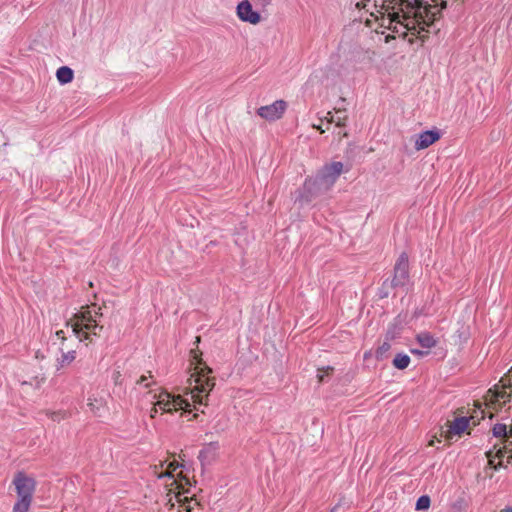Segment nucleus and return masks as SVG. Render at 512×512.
<instances>
[{
  "label": "nucleus",
  "instance_id": "obj_1",
  "mask_svg": "<svg viewBox=\"0 0 512 512\" xmlns=\"http://www.w3.org/2000/svg\"><path fill=\"white\" fill-rule=\"evenodd\" d=\"M390 3L401 6L405 5L406 11L401 9V12H394L391 21L414 35L425 31V27L429 26L436 19L441 9L445 7L444 1H441V8L437 7L438 3L430 5L423 0H391ZM394 29L399 32L397 26Z\"/></svg>",
  "mask_w": 512,
  "mask_h": 512
},
{
  "label": "nucleus",
  "instance_id": "obj_2",
  "mask_svg": "<svg viewBox=\"0 0 512 512\" xmlns=\"http://www.w3.org/2000/svg\"><path fill=\"white\" fill-rule=\"evenodd\" d=\"M343 163L339 161L324 165L314 177L307 178L296 202L300 205L310 203L316 196L328 191L343 172Z\"/></svg>",
  "mask_w": 512,
  "mask_h": 512
},
{
  "label": "nucleus",
  "instance_id": "obj_3",
  "mask_svg": "<svg viewBox=\"0 0 512 512\" xmlns=\"http://www.w3.org/2000/svg\"><path fill=\"white\" fill-rule=\"evenodd\" d=\"M101 308L98 310L87 307L85 310L75 314L76 322L71 324L73 334L80 342L89 340L92 342V336L100 337L103 326L97 323V317L101 316Z\"/></svg>",
  "mask_w": 512,
  "mask_h": 512
},
{
  "label": "nucleus",
  "instance_id": "obj_4",
  "mask_svg": "<svg viewBox=\"0 0 512 512\" xmlns=\"http://www.w3.org/2000/svg\"><path fill=\"white\" fill-rule=\"evenodd\" d=\"M195 370V373L189 379L190 386L194 383L191 398L195 405H207L206 399L215 386V380L208 376L211 373L209 367L204 365L203 367H196Z\"/></svg>",
  "mask_w": 512,
  "mask_h": 512
},
{
  "label": "nucleus",
  "instance_id": "obj_5",
  "mask_svg": "<svg viewBox=\"0 0 512 512\" xmlns=\"http://www.w3.org/2000/svg\"><path fill=\"white\" fill-rule=\"evenodd\" d=\"M152 401L154 403L150 414L152 418L157 414L158 408L166 413H172L177 410H183L189 413L192 411L191 403L188 399L180 395L171 394L164 389H161L158 393H154L152 395Z\"/></svg>",
  "mask_w": 512,
  "mask_h": 512
},
{
  "label": "nucleus",
  "instance_id": "obj_6",
  "mask_svg": "<svg viewBox=\"0 0 512 512\" xmlns=\"http://www.w3.org/2000/svg\"><path fill=\"white\" fill-rule=\"evenodd\" d=\"M13 484L18 497L13 506V512H28L36 488L35 480L24 472H18L14 476Z\"/></svg>",
  "mask_w": 512,
  "mask_h": 512
},
{
  "label": "nucleus",
  "instance_id": "obj_7",
  "mask_svg": "<svg viewBox=\"0 0 512 512\" xmlns=\"http://www.w3.org/2000/svg\"><path fill=\"white\" fill-rule=\"evenodd\" d=\"M409 259L405 252H402L394 266V274L391 279V285L397 288H403L409 283Z\"/></svg>",
  "mask_w": 512,
  "mask_h": 512
},
{
  "label": "nucleus",
  "instance_id": "obj_8",
  "mask_svg": "<svg viewBox=\"0 0 512 512\" xmlns=\"http://www.w3.org/2000/svg\"><path fill=\"white\" fill-rule=\"evenodd\" d=\"M287 108L284 100H276L270 105L261 106L257 110V114L265 120L275 121L282 117Z\"/></svg>",
  "mask_w": 512,
  "mask_h": 512
},
{
  "label": "nucleus",
  "instance_id": "obj_9",
  "mask_svg": "<svg viewBox=\"0 0 512 512\" xmlns=\"http://www.w3.org/2000/svg\"><path fill=\"white\" fill-rule=\"evenodd\" d=\"M492 433L497 438L505 439V446L497 451V456L502 458L504 454L512 451V429L508 432L505 424L497 423L493 426Z\"/></svg>",
  "mask_w": 512,
  "mask_h": 512
},
{
  "label": "nucleus",
  "instance_id": "obj_10",
  "mask_svg": "<svg viewBox=\"0 0 512 512\" xmlns=\"http://www.w3.org/2000/svg\"><path fill=\"white\" fill-rule=\"evenodd\" d=\"M237 16L241 21L250 24H257L261 20L259 12L253 10L248 0H244L237 5Z\"/></svg>",
  "mask_w": 512,
  "mask_h": 512
},
{
  "label": "nucleus",
  "instance_id": "obj_11",
  "mask_svg": "<svg viewBox=\"0 0 512 512\" xmlns=\"http://www.w3.org/2000/svg\"><path fill=\"white\" fill-rule=\"evenodd\" d=\"M441 137L438 129L426 130L417 135L415 140V149L423 150L437 142Z\"/></svg>",
  "mask_w": 512,
  "mask_h": 512
},
{
  "label": "nucleus",
  "instance_id": "obj_12",
  "mask_svg": "<svg viewBox=\"0 0 512 512\" xmlns=\"http://www.w3.org/2000/svg\"><path fill=\"white\" fill-rule=\"evenodd\" d=\"M468 425V417H458L450 425L449 431L455 435H460L467 429Z\"/></svg>",
  "mask_w": 512,
  "mask_h": 512
},
{
  "label": "nucleus",
  "instance_id": "obj_13",
  "mask_svg": "<svg viewBox=\"0 0 512 512\" xmlns=\"http://www.w3.org/2000/svg\"><path fill=\"white\" fill-rule=\"evenodd\" d=\"M416 339L421 347L431 349L436 346L437 341L429 332H421L417 334Z\"/></svg>",
  "mask_w": 512,
  "mask_h": 512
},
{
  "label": "nucleus",
  "instance_id": "obj_14",
  "mask_svg": "<svg viewBox=\"0 0 512 512\" xmlns=\"http://www.w3.org/2000/svg\"><path fill=\"white\" fill-rule=\"evenodd\" d=\"M56 77L60 84H67L73 80L74 71L68 66H61L56 72Z\"/></svg>",
  "mask_w": 512,
  "mask_h": 512
},
{
  "label": "nucleus",
  "instance_id": "obj_15",
  "mask_svg": "<svg viewBox=\"0 0 512 512\" xmlns=\"http://www.w3.org/2000/svg\"><path fill=\"white\" fill-rule=\"evenodd\" d=\"M62 355L57 359V370H60L66 365L71 364L76 359V351L70 350L63 352V348H60Z\"/></svg>",
  "mask_w": 512,
  "mask_h": 512
},
{
  "label": "nucleus",
  "instance_id": "obj_16",
  "mask_svg": "<svg viewBox=\"0 0 512 512\" xmlns=\"http://www.w3.org/2000/svg\"><path fill=\"white\" fill-rule=\"evenodd\" d=\"M216 447L210 444L208 447H205L199 452L198 459L200 460L202 465L209 463L212 458L215 456Z\"/></svg>",
  "mask_w": 512,
  "mask_h": 512
},
{
  "label": "nucleus",
  "instance_id": "obj_17",
  "mask_svg": "<svg viewBox=\"0 0 512 512\" xmlns=\"http://www.w3.org/2000/svg\"><path fill=\"white\" fill-rule=\"evenodd\" d=\"M410 364V357L404 353H398L393 359V365L399 370L406 369Z\"/></svg>",
  "mask_w": 512,
  "mask_h": 512
},
{
  "label": "nucleus",
  "instance_id": "obj_18",
  "mask_svg": "<svg viewBox=\"0 0 512 512\" xmlns=\"http://www.w3.org/2000/svg\"><path fill=\"white\" fill-rule=\"evenodd\" d=\"M493 397L497 402L505 404L506 402L510 401L511 394L506 391V388H497L495 387L493 391Z\"/></svg>",
  "mask_w": 512,
  "mask_h": 512
},
{
  "label": "nucleus",
  "instance_id": "obj_19",
  "mask_svg": "<svg viewBox=\"0 0 512 512\" xmlns=\"http://www.w3.org/2000/svg\"><path fill=\"white\" fill-rule=\"evenodd\" d=\"M394 285H391V280L386 279L378 289V296L381 299L387 298L390 295L392 289H395Z\"/></svg>",
  "mask_w": 512,
  "mask_h": 512
},
{
  "label": "nucleus",
  "instance_id": "obj_20",
  "mask_svg": "<svg viewBox=\"0 0 512 512\" xmlns=\"http://www.w3.org/2000/svg\"><path fill=\"white\" fill-rule=\"evenodd\" d=\"M179 467V464L177 462H171L169 464V471L165 472V473H161L158 477L160 479L162 478H168L169 480H171V485H176V488H178V485H177V482L176 480L174 479V476L172 475V471H175L177 468Z\"/></svg>",
  "mask_w": 512,
  "mask_h": 512
},
{
  "label": "nucleus",
  "instance_id": "obj_21",
  "mask_svg": "<svg viewBox=\"0 0 512 512\" xmlns=\"http://www.w3.org/2000/svg\"><path fill=\"white\" fill-rule=\"evenodd\" d=\"M430 503V497L428 495H422L417 499L415 509L418 511L426 510L430 507Z\"/></svg>",
  "mask_w": 512,
  "mask_h": 512
},
{
  "label": "nucleus",
  "instance_id": "obj_22",
  "mask_svg": "<svg viewBox=\"0 0 512 512\" xmlns=\"http://www.w3.org/2000/svg\"><path fill=\"white\" fill-rule=\"evenodd\" d=\"M390 348H391V345L388 341H385L384 343H382L376 350V358L379 360L384 359V357L386 356V353L390 350Z\"/></svg>",
  "mask_w": 512,
  "mask_h": 512
},
{
  "label": "nucleus",
  "instance_id": "obj_23",
  "mask_svg": "<svg viewBox=\"0 0 512 512\" xmlns=\"http://www.w3.org/2000/svg\"><path fill=\"white\" fill-rule=\"evenodd\" d=\"M332 371H333V367H331V366H327V367L318 369L317 377H318L319 382H324L325 377L328 376Z\"/></svg>",
  "mask_w": 512,
  "mask_h": 512
},
{
  "label": "nucleus",
  "instance_id": "obj_24",
  "mask_svg": "<svg viewBox=\"0 0 512 512\" xmlns=\"http://www.w3.org/2000/svg\"><path fill=\"white\" fill-rule=\"evenodd\" d=\"M512 372V368L509 370V373ZM500 383L502 384L503 388L512 387V376L505 375L501 378Z\"/></svg>",
  "mask_w": 512,
  "mask_h": 512
},
{
  "label": "nucleus",
  "instance_id": "obj_25",
  "mask_svg": "<svg viewBox=\"0 0 512 512\" xmlns=\"http://www.w3.org/2000/svg\"><path fill=\"white\" fill-rule=\"evenodd\" d=\"M152 376L149 375V376H141L138 380H137V384L138 385H143L145 388H149L151 385H152V382H149V378H151Z\"/></svg>",
  "mask_w": 512,
  "mask_h": 512
},
{
  "label": "nucleus",
  "instance_id": "obj_26",
  "mask_svg": "<svg viewBox=\"0 0 512 512\" xmlns=\"http://www.w3.org/2000/svg\"><path fill=\"white\" fill-rule=\"evenodd\" d=\"M87 406L93 413H96V410H98L97 400L92 397H88Z\"/></svg>",
  "mask_w": 512,
  "mask_h": 512
},
{
  "label": "nucleus",
  "instance_id": "obj_27",
  "mask_svg": "<svg viewBox=\"0 0 512 512\" xmlns=\"http://www.w3.org/2000/svg\"><path fill=\"white\" fill-rule=\"evenodd\" d=\"M345 118L346 117H344V118H341V117L334 118V117H332L331 118V122L336 123L337 126H344L345 125V123H344Z\"/></svg>",
  "mask_w": 512,
  "mask_h": 512
},
{
  "label": "nucleus",
  "instance_id": "obj_28",
  "mask_svg": "<svg viewBox=\"0 0 512 512\" xmlns=\"http://www.w3.org/2000/svg\"><path fill=\"white\" fill-rule=\"evenodd\" d=\"M56 337L62 341V345H64V342L66 341L65 333L63 330H58L55 333Z\"/></svg>",
  "mask_w": 512,
  "mask_h": 512
},
{
  "label": "nucleus",
  "instance_id": "obj_29",
  "mask_svg": "<svg viewBox=\"0 0 512 512\" xmlns=\"http://www.w3.org/2000/svg\"><path fill=\"white\" fill-rule=\"evenodd\" d=\"M120 377H121L120 372H116V373L113 374V379H114L116 384L119 383Z\"/></svg>",
  "mask_w": 512,
  "mask_h": 512
},
{
  "label": "nucleus",
  "instance_id": "obj_30",
  "mask_svg": "<svg viewBox=\"0 0 512 512\" xmlns=\"http://www.w3.org/2000/svg\"><path fill=\"white\" fill-rule=\"evenodd\" d=\"M412 353L413 354H417V355H424V354H427L428 352H423V351L418 350V349H413Z\"/></svg>",
  "mask_w": 512,
  "mask_h": 512
},
{
  "label": "nucleus",
  "instance_id": "obj_31",
  "mask_svg": "<svg viewBox=\"0 0 512 512\" xmlns=\"http://www.w3.org/2000/svg\"><path fill=\"white\" fill-rule=\"evenodd\" d=\"M356 6L358 9H362V8H365L366 4L364 2H359V3H357Z\"/></svg>",
  "mask_w": 512,
  "mask_h": 512
},
{
  "label": "nucleus",
  "instance_id": "obj_32",
  "mask_svg": "<svg viewBox=\"0 0 512 512\" xmlns=\"http://www.w3.org/2000/svg\"><path fill=\"white\" fill-rule=\"evenodd\" d=\"M502 512H512V507H507L503 509Z\"/></svg>",
  "mask_w": 512,
  "mask_h": 512
},
{
  "label": "nucleus",
  "instance_id": "obj_33",
  "mask_svg": "<svg viewBox=\"0 0 512 512\" xmlns=\"http://www.w3.org/2000/svg\"><path fill=\"white\" fill-rule=\"evenodd\" d=\"M195 418H197V414H194L190 420L195 419Z\"/></svg>",
  "mask_w": 512,
  "mask_h": 512
},
{
  "label": "nucleus",
  "instance_id": "obj_34",
  "mask_svg": "<svg viewBox=\"0 0 512 512\" xmlns=\"http://www.w3.org/2000/svg\"><path fill=\"white\" fill-rule=\"evenodd\" d=\"M509 458H511V459H512V455H510V456H509Z\"/></svg>",
  "mask_w": 512,
  "mask_h": 512
}]
</instances>
